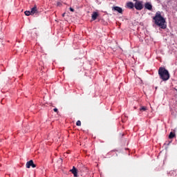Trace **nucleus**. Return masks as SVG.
Returning a JSON list of instances; mask_svg holds the SVG:
<instances>
[{
  "label": "nucleus",
  "instance_id": "nucleus-1",
  "mask_svg": "<svg viewBox=\"0 0 177 177\" xmlns=\"http://www.w3.org/2000/svg\"><path fill=\"white\" fill-rule=\"evenodd\" d=\"M155 21V24L160 27V28H167V25L165 24V19L161 16L160 12H156V16L153 17Z\"/></svg>",
  "mask_w": 177,
  "mask_h": 177
},
{
  "label": "nucleus",
  "instance_id": "nucleus-2",
  "mask_svg": "<svg viewBox=\"0 0 177 177\" xmlns=\"http://www.w3.org/2000/svg\"><path fill=\"white\" fill-rule=\"evenodd\" d=\"M158 74L160 80H162V81H168L169 80V72L165 68H159Z\"/></svg>",
  "mask_w": 177,
  "mask_h": 177
},
{
  "label": "nucleus",
  "instance_id": "nucleus-3",
  "mask_svg": "<svg viewBox=\"0 0 177 177\" xmlns=\"http://www.w3.org/2000/svg\"><path fill=\"white\" fill-rule=\"evenodd\" d=\"M134 7L137 10H142V9H143V5L140 1H136L134 4Z\"/></svg>",
  "mask_w": 177,
  "mask_h": 177
},
{
  "label": "nucleus",
  "instance_id": "nucleus-4",
  "mask_svg": "<svg viewBox=\"0 0 177 177\" xmlns=\"http://www.w3.org/2000/svg\"><path fill=\"white\" fill-rule=\"evenodd\" d=\"M30 167H32V168H35V167H37V165L34 164V161H32V160L26 162V168H30Z\"/></svg>",
  "mask_w": 177,
  "mask_h": 177
},
{
  "label": "nucleus",
  "instance_id": "nucleus-5",
  "mask_svg": "<svg viewBox=\"0 0 177 177\" xmlns=\"http://www.w3.org/2000/svg\"><path fill=\"white\" fill-rule=\"evenodd\" d=\"M112 10H113V12H118V13H122V8H121V7H118V6L113 7Z\"/></svg>",
  "mask_w": 177,
  "mask_h": 177
},
{
  "label": "nucleus",
  "instance_id": "nucleus-6",
  "mask_svg": "<svg viewBox=\"0 0 177 177\" xmlns=\"http://www.w3.org/2000/svg\"><path fill=\"white\" fill-rule=\"evenodd\" d=\"M36 13H38V10H37V6H35L30 10V15L31 16H34V15H35Z\"/></svg>",
  "mask_w": 177,
  "mask_h": 177
},
{
  "label": "nucleus",
  "instance_id": "nucleus-7",
  "mask_svg": "<svg viewBox=\"0 0 177 177\" xmlns=\"http://www.w3.org/2000/svg\"><path fill=\"white\" fill-rule=\"evenodd\" d=\"M71 172L74 175L75 177L78 176V170L77 169V168H75V167H73V169H71Z\"/></svg>",
  "mask_w": 177,
  "mask_h": 177
},
{
  "label": "nucleus",
  "instance_id": "nucleus-8",
  "mask_svg": "<svg viewBox=\"0 0 177 177\" xmlns=\"http://www.w3.org/2000/svg\"><path fill=\"white\" fill-rule=\"evenodd\" d=\"M145 9H147L148 10H151L153 9V6L150 3H146L145 5Z\"/></svg>",
  "mask_w": 177,
  "mask_h": 177
},
{
  "label": "nucleus",
  "instance_id": "nucleus-9",
  "mask_svg": "<svg viewBox=\"0 0 177 177\" xmlns=\"http://www.w3.org/2000/svg\"><path fill=\"white\" fill-rule=\"evenodd\" d=\"M127 6L129 9H133V7L135 6V5L132 2H129V3H127Z\"/></svg>",
  "mask_w": 177,
  "mask_h": 177
},
{
  "label": "nucleus",
  "instance_id": "nucleus-10",
  "mask_svg": "<svg viewBox=\"0 0 177 177\" xmlns=\"http://www.w3.org/2000/svg\"><path fill=\"white\" fill-rule=\"evenodd\" d=\"M97 16H99L97 12H93L91 17L93 20H96V19H97Z\"/></svg>",
  "mask_w": 177,
  "mask_h": 177
},
{
  "label": "nucleus",
  "instance_id": "nucleus-11",
  "mask_svg": "<svg viewBox=\"0 0 177 177\" xmlns=\"http://www.w3.org/2000/svg\"><path fill=\"white\" fill-rule=\"evenodd\" d=\"M169 139H174L175 138V133L171 132L170 134L169 135Z\"/></svg>",
  "mask_w": 177,
  "mask_h": 177
},
{
  "label": "nucleus",
  "instance_id": "nucleus-12",
  "mask_svg": "<svg viewBox=\"0 0 177 177\" xmlns=\"http://www.w3.org/2000/svg\"><path fill=\"white\" fill-rule=\"evenodd\" d=\"M24 13H25L26 16H30V15H31V12H30V11H28V10L25 11Z\"/></svg>",
  "mask_w": 177,
  "mask_h": 177
},
{
  "label": "nucleus",
  "instance_id": "nucleus-13",
  "mask_svg": "<svg viewBox=\"0 0 177 177\" xmlns=\"http://www.w3.org/2000/svg\"><path fill=\"white\" fill-rule=\"evenodd\" d=\"M76 125L77 127H81V121L78 120L77 122H76Z\"/></svg>",
  "mask_w": 177,
  "mask_h": 177
},
{
  "label": "nucleus",
  "instance_id": "nucleus-14",
  "mask_svg": "<svg viewBox=\"0 0 177 177\" xmlns=\"http://www.w3.org/2000/svg\"><path fill=\"white\" fill-rule=\"evenodd\" d=\"M140 110H142L143 111H146V110H147V108H146L145 106H142Z\"/></svg>",
  "mask_w": 177,
  "mask_h": 177
},
{
  "label": "nucleus",
  "instance_id": "nucleus-15",
  "mask_svg": "<svg viewBox=\"0 0 177 177\" xmlns=\"http://www.w3.org/2000/svg\"><path fill=\"white\" fill-rule=\"evenodd\" d=\"M53 111H54L55 113H57V108H55V109H53Z\"/></svg>",
  "mask_w": 177,
  "mask_h": 177
},
{
  "label": "nucleus",
  "instance_id": "nucleus-16",
  "mask_svg": "<svg viewBox=\"0 0 177 177\" xmlns=\"http://www.w3.org/2000/svg\"><path fill=\"white\" fill-rule=\"evenodd\" d=\"M69 9H70L71 12H74V10L73 8H70Z\"/></svg>",
  "mask_w": 177,
  "mask_h": 177
},
{
  "label": "nucleus",
  "instance_id": "nucleus-17",
  "mask_svg": "<svg viewBox=\"0 0 177 177\" xmlns=\"http://www.w3.org/2000/svg\"><path fill=\"white\" fill-rule=\"evenodd\" d=\"M66 13L62 14V17H64Z\"/></svg>",
  "mask_w": 177,
  "mask_h": 177
},
{
  "label": "nucleus",
  "instance_id": "nucleus-18",
  "mask_svg": "<svg viewBox=\"0 0 177 177\" xmlns=\"http://www.w3.org/2000/svg\"><path fill=\"white\" fill-rule=\"evenodd\" d=\"M57 6H60V3H57Z\"/></svg>",
  "mask_w": 177,
  "mask_h": 177
},
{
  "label": "nucleus",
  "instance_id": "nucleus-19",
  "mask_svg": "<svg viewBox=\"0 0 177 177\" xmlns=\"http://www.w3.org/2000/svg\"><path fill=\"white\" fill-rule=\"evenodd\" d=\"M59 160H61V161H62V159H59Z\"/></svg>",
  "mask_w": 177,
  "mask_h": 177
},
{
  "label": "nucleus",
  "instance_id": "nucleus-20",
  "mask_svg": "<svg viewBox=\"0 0 177 177\" xmlns=\"http://www.w3.org/2000/svg\"><path fill=\"white\" fill-rule=\"evenodd\" d=\"M133 1H136V0H133Z\"/></svg>",
  "mask_w": 177,
  "mask_h": 177
}]
</instances>
